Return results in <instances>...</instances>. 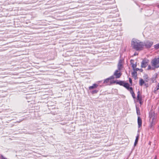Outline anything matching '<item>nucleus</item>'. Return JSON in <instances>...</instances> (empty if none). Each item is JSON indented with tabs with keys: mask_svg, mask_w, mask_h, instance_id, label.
Segmentation results:
<instances>
[{
	"mask_svg": "<svg viewBox=\"0 0 159 159\" xmlns=\"http://www.w3.org/2000/svg\"><path fill=\"white\" fill-rule=\"evenodd\" d=\"M131 44L132 48L137 51L141 50L144 46L143 42L135 39H132Z\"/></svg>",
	"mask_w": 159,
	"mask_h": 159,
	"instance_id": "nucleus-1",
	"label": "nucleus"
},
{
	"mask_svg": "<svg viewBox=\"0 0 159 159\" xmlns=\"http://www.w3.org/2000/svg\"><path fill=\"white\" fill-rule=\"evenodd\" d=\"M149 117L150 118L149 121L151 123V125H153L155 124L156 121L157 115L153 111H151L149 113Z\"/></svg>",
	"mask_w": 159,
	"mask_h": 159,
	"instance_id": "nucleus-2",
	"label": "nucleus"
},
{
	"mask_svg": "<svg viewBox=\"0 0 159 159\" xmlns=\"http://www.w3.org/2000/svg\"><path fill=\"white\" fill-rule=\"evenodd\" d=\"M151 64L155 68L159 67V57L153 59L151 61Z\"/></svg>",
	"mask_w": 159,
	"mask_h": 159,
	"instance_id": "nucleus-3",
	"label": "nucleus"
},
{
	"mask_svg": "<svg viewBox=\"0 0 159 159\" xmlns=\"http://www.w3.org/2000/svg\"><path fill=\"white\" fill-rule=\"evenodd\" d=\"M121 75L122 74L120 72V70L117 69L115 71L113 76L114 77V78L118 79L120 77Z\"/></svg>",
	"mask_w": 159,
	"mask_h": 159,
	"instance_id": "nucleus-4",
	"label": "nucleus"
},
{
	"mask_svg": "<svg viewBox=\"0 0 159 159\" xmlns=\"http://www.w3.org/2000/svg\"><path fill=\"white\" fill-rule=\"evenodd\" d=\"M153 43V42L152 41H146L144 43V45L147 48H150L152 46Z\"/></svg>",
	"mask_w": 159,
	"mask_h": 159,
	"instance_id": "nucleus-5",
	"label": "nucleus"
},
{
	"mask_svg": "<svg viewBox=\"0 0 159 159\" xmlns=\"http://www.w3.org/2000/svg\"><path fill=\"white\" fill-rule=\"evenodd\" d=\"M148 60L147 59H144L141 63V67L142 68H145L148 65Z\"/></svg>",
	"mask_w": 159,
	"mask_h": 159,
	"instance_id": "nucleus-6",
	"label": "nucleus"
},
{
	"mask_svg": "<svg viewBox=\"0 0 159 159\" xmlns=\"http://www.w3.org/2000/svg\"><path fill=\"white\" fill-rule=\"evenodd\" d=\"M123 64L122 63V60H120L117 65L118 69L121 70L123 68Z\"/></svg>",
	"mask_w": 159,
	"mask_h": 159,
	"instance_id": "nucleus-7",
	"label": "nucleus"
},
{
	"mask_svg": "<svg viewBox=\"0 0 159 159\" xmlns=\"http://www.w3.org/2000/svg\"><path fill=\"white\" fill-rule=\"evenodd\" d=\"M114 79V77L113 76H111L109 78L106 79H105L103 82L104 84H106L109 83L110 82V80H111L112 79Z\"/></svg>",
	"mask_w": 159,
	"mask_h": 159,
	"instance_id": "nucleus-8",
	"label": "nucleus"
},
{
	"mask_svg": "<svg viewBox=\"0 0 159 159\" xmlns=\"http://www.w3.org/2000/svg\"><path fill=\"white\" fill-rule=\"evenodd\" d=\"M98 86V84H94L92 86L89 87V90L97 88Z\"/></svg>",
	"mask_w": 159,
	"mask_h": 159,
	"instance_id": "nucleus-9",
	"label": "nucleus"
},
{
	"mask_svg": "<svg viewBox=\"0 0 159 159\" xmlns=\"http://www.w3.org/2000/svg\"><path fill=\"white\" fill-rule=\"evenodd\" d=\"M138 127L139 128L142 125V121L141 118L139 116H138Z\"/></svg>",
	"mask_w": 159,
	"mask_h": 159,
	"instance_id": "nucleus-10",
	"label": "nucleus"
},
{
	"mask_svg": "<svg viewBox=\"0 0 159 159\" xmlns=\"http://www.w3.org/2000/svg\"><path fill=\"white\" fill-rule=\"evenodd\" d=\"M129 91H130L131 94L133 98L134 99L135 98H136L135 96L134 93L133 92V89H132V87H130V90Z\"/></svg>",
	"mask_w": 159,
	"mask_h": 159,
	"instance_id": "nucleus-11",
	"label": "nucleus"
},
{
	"mask_svg": "<svg viewBox=\"0 0 159 159\" xmlns=\"http://www.w3.org/2000/svg\"><path fill=\"white\" fill-rule=\"evenodd\" d=\"M129 85L128 83H124L123 84V86L126 88L129 91L130 90V88L131 87H129Z\"/></svg>",
	"mask_w": 159,
	"mask_h": 159,
	"instance_id": "nucleus-12",
	"label": "nucleus"
},
{
	"mask_svg": "<svg viewBox=\"0 0 159 159\" xmlns=\"http://www.w3.org/2000/svg\"><path fill=\"white\" fill-rule=\"evenodd\" d=\"M137 99L138 101L142 100V97L140 95L139 91H138L137 92Z\"/></svg>",
	"mask_w": 159,
	"mask_h": 159,
	"instance_id": "nucleus-13",
	"label": "nucleus"
},
{
	"mask_svg": "<svg viewBox=\"0 0 159 159\" xmlns=\"http://www.w3.org/2000/svg\"><path fill=\"white\" fill-rule=\"evenodd\" d=\"M139 138V135H138L136 138V139L134 143V145L135 146L137 143Z\"/></svg>",
	"mask_w": 159,
	"mask_h": 159,
	"instance_id": "nucleus-14",
	"label": "nucleus"
},
{
	"mask_svg": "<svg viewBox=\"0 0 159 159\" xmlns=\"http://www.w3.org/2000/svg\"><path fill=\"white\" fill-rule=\"evenodd\" d=\"M145 81L143 79H141L139 81V84L140 86L143 85Z\"/></svg>",
	"mask_w": 159,
	"mask_h": 159,
	"instance_id": "nucleus-15",
	"label": "nucleus"
},
{
	"mask_svg": "<svg viewBox=\"0 0 159 159\" xmlns=\"http://www.w3.org/2000/svg\"><path fill=\"white\" fill-rule=\"evenodd\" d=\"M132 75L134 78H136L137 76V72L134 71V72L132 73Z\"/></svg>",
	"mask_w": 159,
	"mask_h": 159,
	"instance_id": "nucleus-16",
	"label": "nucleus"
},
{
	"mask_svg": "<svg viewBox=\"0 0 159 159\" xmlns=\"http://www.w3.org/2000/svg\"><path fill=\"white\" fill-rule=\"evenodd\" d=\"M124 82L122 81H120L119 82H118V84H120V85L123 86L124 84Z\"/></svg>",
	"mask_w": 159,
	"mask_h": 159,
	"instance_id": "nucleus-17",
	"label": "nucleus"
},
{
	"mask_svg": "<svg viewBox=\"0 0 159 159\" xmlns=\"http://www.w3.org/2000/svg\"><path fill=\"white\" fill-rule=\"evenodd\" d=\"M155 48L156 49H158L159 48V43L157 44L154 46Z\"/></svg>",
	"mask_w": 159,
	"mask_h": 159,
	"instance_id": "nucleus-18",
	"label": "nucleus"
},
{
	"mask_svg": "<svg viewBox=\"0 0 159 159\" xmlns=\"http://www.w3.org/2000/svg\"><path fill=\"white\" fill-rule=\"evenodd\" d=\"M98 90H95L92 91V94L96 93H97L98 92Z\"/></svg>",
	"mask_w": 159,
	"mask_h": 159,
	"instance_id": "nucleus-19",
	"label": "nucleus"
},
{
	"mask_svg": "<svg viewBox=\"0 0 159 159\" xmlns=\"http://www.w3.org/2000/svg\"><path fill=\"white\" fill-rule=\"evenodd\" d=\"M1 159H7V158L5 157L2 155H1L0 157Z\"/></svg>",
	"mask_w": 159,
	"mask_h": 159,
	"instance_id": "nucleus-20",
	"label": "nucleus"
},
{
	"mask_svg": "<svg viewBox=\"0 0 159 159\" xmlns=\"http://www.w3.org/2000/svg\"><path fill=\"white\" fill-rule=\"evenodd\" d=\"M136 65L134 64H132V67L133 69H134L136 67Z\"/></svg>",
	"mask_w": 159,
	"mask_h": 159,
	"instance_id": "nucleus-21",
	"label": "nucleus"
},
{
	"mask_svg": "<svg viewBox=\"0 0 159 159\" xmlns=\"http://www.w3.org/2000/svg\"><path fill=\"white\" fill-rule=\"evenodd\" d=\"M136 111H137V113L138 115H140V112L138 110V108H136Z\"/></svg>",
	"mask_w": 159,
	"mask_h": 159,
	"instance_id": "nucleus-22",
	"label": "nucleus"
},
{
	"mask_svg": "<svg viewBox=\"0 0 159 159\" xmlns=\"http://www.w3.org/2000/svg\"><path fill=\"white\" fill-rule=\"evenodd\" d=\"M133 70L134 71L136 72V71H137L139 70V69L138 68H135L134 69H133Z\"/></svg>",
	"mask_w": 159,
	"mask_h": 159,
	"instance_id": "nucleus-23",
	"label": "nucleus"
},
{
	"mask_svg": "<svg viewBox=\"0 0 159 159\" xmlns=\"http://www.w3.org/2000/svg\"><path fill=\"white\" fill-rule=\"evenodd\" d=\"M159 89V87H157L155 89L154 91H156L157 90Z\"/></svg>",
	"mask_w": 159,
	"mask_h": 159,
	"instance_id": "nucleus-24",
	"label": "nucleus"
},
{
	"mask_svg": "<svg viewBox=\"0 0 159 159\" xmlns=\"http://www.w3.org/2000/svg\"><path fill=\"white\" fill-rule=\"evenodd\" d=\"M129 82L130 84H131L132 83V80L130 78H129Z\"/></svg>",
	"mask_w": 159,
	"mask_h": 159,
	"instance_id": "nucleus-25",
	"label": "nucleus"
},
{
	"mask_svg": "<svg viewBox=\"0 0 159 159\" xmlns=\"http://www.w3.org/2000/svg\"><path fill=\"white\" fill-rule=\"evenodd\" d=\"M139 103L140 104H142V100H141V101H139Z\"/></svg>",
	"mask_w": 159,
	"mask_h": 159,
	"instance_id": "nucleus-26",
	"label": "nucleus"
},
{
	"mask_svg": "<svg viewBox=\"0 0 159 159\" xmlns=\"http://www.w3.org/2000/svg\"><path fill=\"white\" fill-rule=\"evenodd\" d=\"M154 159H157V156H156L155 157H154Z\"/></svg>",
	"mask_w": 159,
	"mask_h": 159,
	"instance_id": "nucleus-27",
	"label": "nucleus"
},
{
	"mask_svg": "<svg viewBox=\"0 0 159 159\" xmlns=\"http://www.w3.org/2000/svg\"><path fill=\"white\" fill-rule=\"evenodd\" d=\"M157 86H158V87H159V83L158 84Z\"/></svg>",
	"mask_w": 159,
	"mask_h": 159,
	"instance_id": "nucleus-28",
	"label": "nucleus"
},
{
	"mask_svg": "<svg viewBox=\"0 0 159 159\" xmlns=\"http://www.w3.org/2000/svg\"><path fill=\"white\" fill-rule=\"evenodd\" d=\"M150 67V66H148L149 68V67Z\"/></svg>",
	"mask_w": 159,
	"mask_h": 159,
	"instance_id": "nucleus-29",
	"label": "nucleus"
},
{
	"mask_svg": "<svg viewBox=\"0 0 159 159\" xmlns=\"http://www.w3.org/2000/svg\"><path fill=\"white\" fill-rule=\"evenodd\" d=\"M158 7L159 8V5H158Z\"/></svg>",
	"mask_w": 159,
	"mask_h": 159,
	"instance_id": "nucleus-30",
	"label": "nucleus"
},
{
	"mask_svg": "<svg viewBox=\"0 0 159 159\" xmlns=\"http://www.w3.org/2000/svg\"><path fill=\"white\" fill-rule=\"evenodd\" d=\"M156 92V91H154V92H155V93H156V92Z\"/></svg>",
	"mask_w": 159,
	"mask_h": 159,
	"instance_id": "nucleus-31",
	"label": "nucleus"
}]
</instances>
